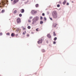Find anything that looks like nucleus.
Segmentation results:
<instances>
[{
  "label": "nucleus",
  "instance_id": "34",
  "mask_svg": "<svg viewBox=\"0 0 76 76\" xmlns=\"http://www.w3.org/2000/svg\"><path fill=\"white\" fill-rule=\"evenodd\" d=\"M58 3H59L60 4H61V1H59L58 2Z\"/></svg>",
  "mask_w": 76,
  "mask_h": 76
},
{
  "label": "nucleus",
  "instance_id": "40",
  "mask_svg": "<svg viewBox=\"0 0 76 76\" xmlns=\"http://www.w3.org/2000/svg\"><path fill=\"white\" fill-rule=\"evenodd\" d=\"M33 24H34V22H33Z\"/></svg>",
  "mask_w": 76,
  "mask_h": 76
},
{
  "label": "nucleus",
  "instance_id": "20",
  "mask_svg": "<svg viewBox=\"0 0 76 76\" xmlns=\"http://www.w3.org/2000/svg\"><path fill=\"white\" fill-rule=\"evenodd\" d=\"M57 39V37H55L54 38V40H55V41H56V40Z\"/></svg>",
  "mask_w": 76,
  "mask_h": 76
},
{
  "label": "nucleus",
  "instance_id": "10",
  "mask_svg": "<svg viewBox=\"0 0 76 76\" xmlns=\"http://www.w3.org/2000/svg\"><path fill=\"white\" fill-rule=\"evenodd\" d=\"M48 37L49 38H51V35L50 34H48L47 35Z\"/></svg>",
  "mask_w": 76,
  "mask_h": 76
},
{
  "label": "nucleus",
  "instance_id": "18",
  "mask_svg": "<svg viewBox=\"0 0 76 76\" xmlns=\"http://www.w3.org/2000/svg\"><path fill=\"white\" fill-rule=\"evenodd\" d=\"M42 51L43 53H44V52H45V50H44V49H42Z\"/></svg>",
  "mask_w": 76,
  "mask_h": 76
},
{
  "label": "nucleus",
  "instance_id": "39",
  "mask_svg": "<svg viewBox=\"0 0 76 76\" xmlns=\"http://www.w3.org/2000/svg\"><path fill=\"white\" fill-rule=\"evenodd\" d=\"M69 3H67V4H66V5H69Z\"/></svg>",
  "mask_w": 76,
  "mask_h": 76
},
{
  "label": "nucleus",
  "instance_id": "13",
  "mask_svg": "<svg viewBox=\"0 0 76 76\" xmlns=\"http://www.w3.org/2000/svg\"><path fill=\"white\" fill-rule=\"evenodd\" d=\"M66 1L65 0L64 2H63V4H64H64H66Z\"/></svg>",
  "mask_w": 76,
  "mask_h": 76
},
{
  "label": "nucleus",
  "instance_id": "27",
  "mask_svg": "<svg viewBox=\"0 0 76 76\" xmlns=\"http://www.w3.org/2000/svg\"><path fill=\"white\" fill-rule=\"evenodd\" d=\"M57 7H60V4H58L57 5Z\"/></svg>",
  "mask_w": 76,
  "mask_h": 76
},
{
  "label": "nucleus",
  "instance_id": "24",
  "mask_svg": "<svg viewBox=\"0 0 76 76\" xmlns=\"http://www.w3.org/2000/svg\"><path fill=\"white\" fill-rule=\"evenodd\" d=\"M44 20H47V18L45 17H44Z\"/></svg>",
  "mask_w": 76,
  "mask_h": 76
},
{
  "label": "nucleus",
  "instance_id": "41",
  "mask_svg": "<svg viewBox=\"0 0 76 76\" xmlns=\"http://www.w3.org/2000/svg\"><path fill=\"white\" fill-rule=\"evenodd\" d=\"M13 0H11V1H13Z\"/></svg>",
  "mask_w": 76,
  "mask_h": 76
},
{
  "label": "nucleus",
  "instance_id": "15",
  "mask_svg": "<svg viewBox=\"0 0 76 76\" xmlns=\"http://www.w3.org/2000/svg\"><path fill=\"white\" fill-rule=\"evenodd\" d=\"M5 12V10H3L1 12V13H4V12Z\"/></svg>",
  "mask_w": 76,
  "mask_h": 76
},
{
  "label": "nucleus",
  "instance_id": "11",
  "mask_svg": "<svg viewBox=\"0 0 76 76\" xmlns=\"http://www.w3.org/2000/svg\"><path fill=\"white\" fill-rule=\"evenodd\" d=\"M15 35V34L14 33H12L11 34V37H14Z\"/></svg>",
  "mask_w": 76,
  "mask_h": 76
},
{
  "label": "nucleus",
  "instance_id": "32",
  "mask_svg": "<svg viewBox=\"0 0 76 76\" xmlns=\"http://www.w3.org/2000/svg\"><path fill=\"white\" fill-rule=\"evenodd\" d=\"M0 35H3V33H0Z\"/></svg>",
  "mask_w": 76,
  "mask_h": 76
},
{
  "label": "nucleus",
  "instance_id": "22",
  "mask_svg": "<svg viewBox=\"0 0 76 76\" xmlns=\"http://www.w3.org/2000/svg\"><path fill=\"white\" fill-rule=\"evenodd\" d=\"M22 14H20L19 15V16H20V17H22Z\"/></svg>",
  "mask_w": 76,
  "mask_h": 76
},
{
  "label": "nucleus",
  "instance_id": "21",
  "mask_svg": "<svg viewBox=\"0 0 76 76\" xmlns=\"http://www.w3.org/2000/svg\"><path fill=\"white\" fill-rule=\"evenodd\" d=\"M18 34H17L15 35V37L16 38H18Z\"/></svg>",
  "mask_w": 76,
  "mask_h": 76
},
{
  "label": "nucleus",
  "instance_id": "23",
  "mask_svg": "<svg viewBox=\"0 0 76 76\" xmlns=\"http://www.w3.org/2000/svg\"><path fill=\"white\" fill-rule=\"evenodd\" d=\"M40 24H42V23H43V21H41L40 22Z\"/></svg>",
  "mask_w": 76,
  "mask_h": 76
},
{
  "label": "nucleus",
  "instance_id": "28",
  "mask_svg": "<svg viewBox=\"0 0 76 76\" xmlns=\"http://www.w3.org/2000/svg\"><path fill=\"white\" fill-rule=\"evenodd\" d=\"M26 33V31H25V32H23V35H25V33Z\"/></svg>",
  "mask_w": 76,
  "mask_h": 76
},
{
  "label": "nucleus",
  "instance_id": "12",
  "mask_svg": "<svg viewBox=\"0 0 76 76\" xmlns=\"http://www.w3.org/2000/svg\"><path fill=\"white\" fill-rule=\"evenodd\" d=\"M16 13H17V10H14L13 12L14 14H16Z\"/></svg>",
  "mask_w": 76,
  "mask_h": 76
},
{
  "label": "nucleus",
  "instance_id": "5",
  "mask_svg": "<svg viewBox=\"0 0 76 76\" xmlns=\"http://www.w3.org/2000/svg\"><path fill=\"white\" fill-rule=\"evenodd\" d=\"M42 39H40L39 41H38V44H41L42 43Z\"/></svg>",
  "mask_w": 76,
  "mask_h": 76
},
{
  "label": "nucleus",
  "instance_id": "9",
  "mask_svg": "<svg viewBox=\"0 0 76 76\" xmlns=\"http://www.w3.org/2000/svg\"><path fill=\"white\" fill-rule=\"evenodd\" d=\"M21 13H23L25 12V10L23 9H21L20 10Z\"/></svg>",
  "mask_w": 76,
  "mask_h": 76
},
{
  "label": "nucleus",
  "instance_id": "6",
  "mask_svg": "<svg viewBox=\"0 0 76 76\" xmlns=\"http://www.w3.org/2000/svg\"><path fill=\"white\" fill-rule=\"evenodd\" d=\"M31 13L32 14H35L37 13V11H35L34 10H32L31 11Z\"/></svg>",
  "mask_w": 76,
  "mask_h": 76
},
{
  "label": "nucleus",
  "instance_id": "30",
  "mask_svg": "<svg viewBox=\"0 0 76 76\" xmlns=\"http://www.w3.org/2000/svg\"><path fill=\"white\" fill-rule=\"evenodd\" d=\"M42 19H43V18H42V16H41L40 17V20H42Z\"/></svg>",
  "mask_w": 76,
  "mask_h": 76
},
{
  "label": "nucleus",
  "instance_id": "8",
  "mask_svg": "<svg viewBox=\"0 0 76 76\" xmlns=\"http://www.w3.org/2000/svg\"><path fill=\"white\" fill-rule=\"evenodd\" d=\"M53 16L54 18H57V14L54 15H53Z\"/></svg>",
  "mask_w": 76,
  "mask_h": 76
},
{
  "label": "nucleus",
  "instance_id": "4",
  "mask_svg": "<svg viewBox=\"0 0 76 76\" xmlns=\"http://www.w3.org/2000/svg\"><path fill=\"white\" fill-rule=\"evenodd\" d=\"M57 25V24L54 23L53 24V28H56V26Z\"/></svg>",
  "mask_w": 76,
  "mask_h": 76
},
{
  "label": "nucleus",
  "instance_id": "25",
  "mask_svg": "<svg viewBox=\"0 0 76 76\" xmlns=\"http://www.w3.org/2000/svg\"><path fill=\"white\" fill-rule=\"evenodd\" d=\"M28 29H31V26H28Z\"/></svg>",
  "mask_w": 76,
  "mask_h": 76
},
{
  "label": "nucleus",
  "instance_id": "1",
  "mask_svg": "<svg viewBox=\"0 0 76 76\" xmlns=\"http://www.w3.org/2000/svg\"><path fill=\"white\" fill-rule=\"evenodd\" d=\"M3 1H2L1 3V4H3V5H4V4H6V3H8V0H2Z\"/></svg>",
  "mask_w": 76,
  "mask_h": 76
},
{
  "label": "nucleus",
  "instance_id": "31",
  "mask_svg": "<svg viewBox=\"0 0 76 76\" xmlns=\"http://www.w3.org/2000/svg\"><path fill=\"white\" fill-rule=\"evenodd\" d=\"M23 30H25V29H26V28H25L23 27Z\"/></svg>",
  "mask_w": 76,
  "mask_h": 76
},
{
  "label": "nucleus",
  "instance_id": "19",
  "mask_svg": "<svg viewBox=\"0 0 76 76\" xmlns=\"http://www.w3.org/2000/svg\"><path fill=\"white\" fill-rule=\"evenodd\" d=\"M7 35H10V33H8L6 34Z\"/></svg>",
  "mask_w": 76,
  "mask_h": 76
},
{
  "label": "nucleus",
  "instance_id": "2",
  "mask_svg": "<svg viewBox=\"0 0 76 76\" xmlns=\"http://www.w3.org/2000/svg\"><path fill=\"white\" fill-rule=\"evenodd\" d=\"M16 20L17 23H21V19L20 18H17Z\"/></svg>",
  "mask_w": 76,
  "mask_h": 76
},
{
  "label": "nucleus",
  "instance_id": "35",
  "mask_svg": "<svg viewBox=\"0 0 76 76\" xmlns=\"http://www.w3.org/2000/svg\"><path fill=\"white\" fill-rule=\"evenodd\" d=\"M28 22H31V20H28Z\"/></svg>",
  "mask_w": 76,
  "mask_h": 76
},
{
  "label": "nucleus",
  "instance_id": "7",
  "mask_svg": "<svg viewBox=\"0 0 76 76\" xmlns=\"http://www.w3.org/2000/svg\"><path fill=\"white\" fill-rule=\"evenodd\" d=\"M19 1V0H14L13 2L14 4H16L17 2Z\"/></svg>",
  "mask_w": 76,
  "mask_h": 76
},
{
  "label": "nucleus",
  "instance_id": "38",
  "mask_svg": "<svg viewBox=\"0 0 76 76\" xmlns=\"http://www.w3.org/2000/svg\"><path fill=\"white\" fill-rule=\"evenodd\" d=\"M56 42H53V44H56Z\"/></svg>",
  "mask_w": 76,
  "mask_h": 76
},
{
  "label": "nucleus",
  "instance_id": "3",
  "mask_svg": "<svg viewBox=\"0 0 76 76\" xmlns=\"http://www.w3.org/2000/svg\"><path fill=\"white\" fill-rule=\"evenodd\" d=\"M57 15V12L56 11H54L52 13V15Z\"/></svg>",
  "mask_w": 76,
  "mask_h": 76
},
{
  "label": "nucleus",
  "instance_id": "36",
  "mask_svg": "<svg viewBox=\"0 0 76 76\" xmlns=\"http://www.w3.org/2000/svg\"><path fill=\"white\" fill-rule=\"evenodd\" d=\"M27 37H29V34H27Z\"/></svg>",
  "mask_w": 76,
  "mask_h": 76
},
{
  "label": "nucleus",
  "instance_id": "33",
  "mask_svg": "<svg viewBox=\"0 0 76 76\" xmlns=\"http://www.w3.org/2000/svg\"><path fill=\"white\" fill-rule=\"evenodd\" d=\"M32 17H30V18H29V19H32Z\"/></svg>",
  "mask_w": 76,
  "mask_h": 76
},
{
  "label": "nucleus",
  "instance_id": "17",
  "mask_svg": "<svg viewBox=\"0 0 76 76\" xmlns=\"http://www.w3.org/2000/svg\"><path fill=\"white\" fill-rule=\"evenodd\" d=\"M39 5L38 4H36L35 6L36 7H38Z\"/></svg>",
  "mask_w": 76,
  "mask_h": 76
},
{
  "label": "nucleus",
  "instance_id": "42",
  "mask_svg": "<svg viewBox=\"0 0 76 76\" xmlns=\"http://www.w3.org/2000/svg\"><path fill=\"white\" fill-rule=\"evenodd\" d=\"M72 3H73V1H72Z\"/></svg>",
  "mask_w": 76,
  "mask_h": 76
},
{
  "label": "nucleus",
  "instance_id": "37",
  "mask_svg": "<svg viewBox=\"0 0 76 76\" xmlns=\"http://www.w3.org/2000/svg\"><path fill=\"white\" fill-rule=\"evenodd\" d=\"M50 18V19L51 20H53V19H52V18Z\"/></svg>",
  "mask_w": 76,
  "mask_h": 76
},
{
  "label": "nucleus",
  "instance_id": "14",
  "mask_svg": "<svg viewBox=\"0 0 76 76\" xmlns=\"http://www.w3.org/2000/svg\"><path fill=\"white\" fill-rule=\"evenodd\" d=\"M53 36L54 37H55V36H56V33H55V32L54 31L53 32Z\"/></svg>",
  "mask_w": 76,
  "mask_h": 76
},
{
  "label": "nucleus",
  "instance_id": "16",
  "mask_svg": "<svg viewBox=\"0 0 76 76\" xmlns=\"http://www.w3.org/2000/svg\"><path fill=\"white\" fill-rule=\"evenodd\" d=\"M38 19H39L38 17H36L35 20H38Z\"/></svg>",
  "mask_w": 76,
  "mask_h": 76
},
{
  "label": "nucleus",
  "instance_id": "29",
  "mask_svg": "<svg viewBox=\"0 0 76 76\" xmlns=\"http://www.w3.org/2000/svg\"><path fill=\"white\" fill-rule=\"evenodd\" d=\"M42 16H45V14L44 13H43L42 14Z\"/></svg>",
  "mask_w": 76,
  "mask_h": 76
},
{
  "label": "nucleus",
  "instance_id": "26",
  "mask_svg": "<svg viewBox=\"0 0 76 76\" xmlns=\"http://www.w3.org/2000/svg\"><path fill=\"white\" fill-rule=\"evenodd\" d=\"M39 28H37V29H36V31H38V29H39Z\"/></svg>",
  "mask_w": 76,
  "mask_h": 76
},
{
  "label": "nucleus",
  "instance_id": "44",
  "mask_svg": "<svg viewBox=\"0 0 76 76\" xmlns=\"http://www.w3.org/2000/svg\"><path fill=\"white\" fill-rule=\"evenodd\" d=\"M0 10H1L0 9Z\"/></svg>",
  "mask_w": 76,
  "mask_h": 76
},
{
  "label": "nucleus",
  "instance_id": "43",
  "mask_svg": "<svg viewBox=\"0 0 76 76\" xmlns=\"http://www.w3.org/2000/svg\"><path fill=\"white\" fill-rule=\"evenodd\" d=\"M19 32H20V31Z\"/></svg>",
  "mask_w": 76,
  "mask_h": 76
}]
</instances>
